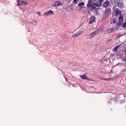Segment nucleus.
<instances>
[{"label":"nucleus","mask_w":126,"mask_h":126,"mask_svg":"<svg viewBox=\"0 0 126 126\" xmlns=\"http://www.w3.org/2000/svg\"><path fill=\"white\" fill-rule=\"evenodd\" d=\"M121 14V11L117 8L115 9L113 11V15L115 16Z\"/></svg>","instance_id":"f257e3e1"},{"label":"nucleus","mask_w":126,"mask_h":126,"mask_svg":"<svg viewBox=\"0 0 126 126\" xmlns=\"http://www.w3.org/2000/svg\"><path fill=\"white\" fill-rule=\"evenodd\" d=\"M84 30V29H83L81 30L78 31L77 32H76L75 33H74L72 34V36L73 37L75 36L77 37L78 35H80L81 33H82Z\"/></svg>","instance_id":"f03ea898"},{"label":"nucleus","mask_w":126,"mask_h":126,"mask_svg":"<svg viewBox=\"0 0 126 126\" xmlns=\"http://www.w3.org/2000/svg\"><path fill=\"white\" fill-rule=\"evenodd\" d=\"M62 3L60 1L57 0L54 2L52 6H57L59 5H62Z\"/></svg>","instance_id":"7ed1b4c3"},{"label":"nucleus","mask_w":126,"mask_h":126,"mask_svg":"<svg viewBox=\"0 0 126 126\" xmlns=\"http://www.w3.org/2000/svg\"><path fill=\"white\" fill-rule=\"evenodd\" d=\"M87 6L88 7H89L90 6L91 8V10L93 11L96 8V7H97V5L96 3H94L92 4V5H88Z\"/></svg>","instance_id":"20e7f679"},{"label":"nucleus","mask_w":126,"mask_h":126,"mask_svg":"<svg viewBox=\"0 0 126 126\" xmlns=\"http://www.w3.org/2000/svg\"><path fill=\"white\" fill-rule=\"evenodd\" d=\"M110 4V2L109 0H106L104 3L103 6L104 8H106L109 6Z\"/></svg>","instance_id":"39448f33"},{"label":"nucleus","mask_w":126,"mask_h":126,"mask_svg":"<svg viewBox=\"0 0 126 126\" xmlns=\"http://www.w3.org/2000/svg\"><path fill=\"white\" fill-rule=\"evenodd\" d=\"M104 0H97L96 1V5H97V7H100L102 5V2Z\"/></svg>","instance_id":"423d86ee"},{"label":"nucleus","mask_w":126,"mask_h":126,"mask_svg":"<svg viewBox=\"0 0 126 126\" xmlns=\"http://www.w3.org/2000/svg\"><path fill=\"white\" fill-rule=\"evenodd\" d=\"M54 14V13L52 11L50 10L48 12H47L44 14V15H46L47 16L48 15H52Z\"/></svg>","instance_id":"0eeeda50"},{"label":"nucleus","mask_w":126,"mask_h":126,"mask_svg":"<svg viewBox=\"0 0 126 126\" xmlns=\"http://www.w3.org/2000/svg\"><path fill=\"white\" fill-rule=\"evenodd\" d=\"M124 17L122 14H120L119 18L118 20L120 22H123L124 20Z\"/></svg>","instance_id":"6e6552de"},{"label":"nucleus","mask_w":126,"mask_h":126,"mask_svg":"<svg viewBox=\"0 0 126 126\" xmlns=\"http://www.w3.org/2000/svg\"><path fill=\"white\" fill-rule=\"evenodd\" d=\"M80 77L81 79H87L88 80H91L89 79L88 78H87L86 76L85 75V74L81 75L80 76Z\"/></svg>","instance_id":"1a4fd4ad"},{"label":"nucleus","mask_w":126,"mask_h":126,"mask_svg":"<svg viewBox=\"0 0 126 126\" xmlns=\"http://www.w3.org/2000/svg\"><path fill=\"white\" fill-rule=\"evenodd\" d=\"M95 21V17L92 16L90 18V22L93 23Z\"/></svg>","instance_id":"9d476101"},{"label":"nucleus","mask_w":126,"mask_h":126,"mask_svg":"<svg viewBox=\"0 0 126 126\" xmlns=\"http://www.w3.org/2000/svg\"><path fill=\"white\" fill-rule=\"evenodd\" d=\"M118 3V6L119 7H122L123 6V4L122 3V2L120 1V0H119L117 1Z\"/></svg>","instance_id":"9b49d317"},{"label":"nucleus","mask_w":126,"mask_h":126,"mask_svg":"<svg viewBox=\"0 0 126 126\" xmlns=\"http://www.w3.org/2000/svg\"><path fill=\"white\" fill-rule=\"evenodd\" d=\"M17 1L18 2V4L19 6L22 5L23 4V2H24V1L21 0H17Z\"/></svg>","instance_id":"f8f14e48"},{"label":"nucleus","mask_w":126,"mask_h":126,"mask_svg":"<svg viewBox=\"0 0 126 126\" xmlns=\"http://www.w3.org/2000/svg\"><path fill=\"white\" fill-rule=\"evenodd\" d=\"M94 23L90 22L89 25L87 26L88 28L90 29L93 27L94 26Z\"/></svg>","instance_id":"ddd939ff"},{"label":"nucleus","mask_w":126,"mask_h":126,"mask_svg":"<svg viewBox=\"0 0 126 126\" xmlns=\"http://www.w3.org/2000/svg\"><path fill=\"white\" fill-rule=\"evenodd\" d=\"M96 0H88V5H87V6H88V5H90L92 3L94 2Z\"/></svg>","instance_id":"4468645a"},{"label":"nucleus","mask_w":126,"mask_h":126,"mask_svg":"<svg viewBox=\"0 0 126 126\" xmlns=\"http://www.w3.org/2000/svg\"><path fill=\"white\" fill-rule=\"evenodd\" d=\"M105 12L106 13L109 14L111 13V9L109 8L107 9L106 10Z\"/></svg>","instance_id":"2eb2a0df"},{"label":"nucleus","mask_w":126,"mask_h":126,"mask_svg":"<svg viewBox=\"0 0 126 126\" xmlns=\"http://www.w3.org/2000/svg\"><path fill=\"white\" fill-rule=\"evenodd\" d=\"M84 4L83 2L80 3L78 4V6L80 8H81L84 5Z\"/></svg>","instance_id":"dca6fc26"},{"label":"nucleus","mask_w":126,"mask_h":126,"mask_svg":"<svg viewBox=\"0 0 126 126\" xmlns=\"http://www.w3.org/2000/svg\"><path fill=\"white\" fill-rule=\"evenodd\" d=\"M99 32L97 30H96L95 31H94L92 33L93 34H94V35L95 36Z\"/></svg>","instance_id":"f3484780"},{"label":"nucleus","mask_w":126,"mask_h":126,"mask_svg":"<svg viewBox=\"0 0 126 126\" xmlns=\"http://www.w3.org/2000/svg\"><path fill=\"white\" fill-rule=\"evenodd\" d=\"M112 31V30L111 29H109L106 30V33H111Z\"/></svg>","instance_id":"a211bd4d"},{"label":"nucleus","mask_w":126,"mask_h":126,"mask_svg":"<svg viewBox=\"0 0 126 126\" xmlns=\"http://www.w3.org/2000/svg\"><path fill=\"white\" fill-rule=\"evenodd\" d=\"M109 15V14L107 13H106L105 12L103 16L105 18H107L108 16Z\"/></svg>","instance_id":"6ab92c4d"},{"label":"nucleus","mask_w":126,"mask_h":126,"mask_svg":"<svg viewBox=\"0 0 126 126\" xmlns=\"http://www.w3.org/2000/svg\"><path fill=\"white\" fill-rule=\"evenodd\" d=\"M95 36L94 35V34L92 33L90 34L89 36V38H93Z\"/></svg>","instance_id":"aec40b11"},{"label":"nucleus","mask_w":126,"mask_h":126,"mask_svg":"<svg viewBox=\"0 0 126 126\" xmlns=\"http://www.w3.org/2000/svg\"><path fill=\"white\" fill-rule=\"evenodd\" d=\"M120 47L119 46H116V47H115L113 50V51H116L117 49L118 48V47Z\"/></svg>","instance_id":"412c9836"},{"label":"nucleus","mask_w":126,"mask_h":126,"mask_svg":"<svg viewBox=\"0 0 126 126\" xmlns=\"http://www.w3.org/2000/svg\"><path fill=\"white\" fill-rule=\"evenodd\" d=\"M115 79V78H108V79H106V80L108 81V80H114Z\"/></svg>","instance_id":"4be33fe9"},{"label":"nucleus","mask_w":126,"mask_h":126,"mask_svg":"<svg viewBox=\"0 0 126 126\" xmlns=\"http://www.w3.org/2000/svg\"><path fill=\"white\" fill-rule=\"evenodd\" d=\"M122 26L124 27H126V22L123 24Z\"/></svg>","instance_id":"5701e85b"},{"label":"nucleus","mask_w":126,"mask_h":126,"mask_svg":"<svg viewBox=\"0 0 126 126\" xmlns=\"http://www.w3.org/2000/svg\"><path fill=\"white\" fill-rule=\"evenodd\" d=\"M78 0H74L73 1V3L75 4H76L77 3Z\"/></svg>","instance_id":"b1692460"},{"label":"nucleus","mask_w":126,"mask_h":126,"mask_svg":"<svg viewBox=\"0 0 126 126\" xmlns=\"http://www.w3.org/2000/svg\"><path fill=\"white\" fill-rule=\"evenodd\" d=\"M37 13L38 14V15L39 16H41V14L40 12H38Z\"/></svg>","instance_id":"393cba45"},{"label":"nucleus","mask_w":126,"mask_h":126,"mask_svg":"<svg viewBox=\"0 0 126 126\" xmlns=\"http://www.w3.org/2000/svg\"><path fill=\"white\" fill-rule=\"evenodd\" d=\"M23 4H27V3H26V2H25L24 1V2H23Z\"/></svg>","instance_id":"a878e982"},{"label":"nucleus","mask_w":126,"mask_h":126,"mask_svg":"<svg viewBox=\"0 0 126 126\" xmlns=\"http://www.w3.org/2000/svg\"><path fill=\"white\" fill-rule=\"evenodd\" d=\"M124 59L125 60V61L126 62V57H125L124 58Z\"/></svg>","instance_id":"bb28decb"},{"label":"nucleus","mask_w":126,"mask_h":126,"mask_svg":"<svg viewBox=\"0 0 126 126\" xmlns=\"http://www.w3.org/2000/svg\"><path fill=\"white\" fill-rule=\"evenodd\" d=\"M111 39H110V40H109L108 41V42H110V41H111Z\"/></svg>","instance_id":"cd10ccee"},{"label":"nucleus","mask_w":126,"mask_h":126,"mask_svg":"<svg viewBox=\"0 0 126 126\" xmlns=\"http://www.w3.org/2000/svg\"><path fill=\"white\" fill-rule=\"evenodd\" d=\"M124 51L126 52V49Z\"/></svg>","instance_id":"c85d7f7f"},{"label":"nucleus","mask_w":126,"mask_h":126,"mask_svg":"<svg viewBox=\"0 0 126 126\" xmlns=\"http://www.w3.org/2000/svg\"><path fill=\"white\" fill-rule=\"evenodd\" d=\"M65 79L66 81L67 80V79L66 78H65Z\"/></svg>","instance_id":"c756f323"},{"label":"nucleus","mask_w":126,"mask_h":126,"mask_svg":"<svg viewBox=\"0 0 126 126\" xmlns=\"http://www.w3.org/2000/svg\"><path fill=\"white\" fill-rule=\"evenodd\" d=\"M106 79H104V80H106Z\"/></svg>","instance_id":"7c9ffc66"}]
</instances>
